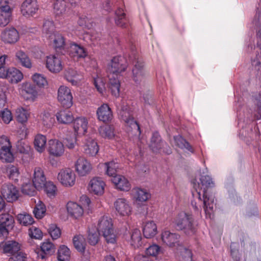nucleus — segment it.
<instances>
[{
    "label": "nucleus",
    "instance_id": "obj_23",
    "mask_svg": "<svg viewBox=\"0 0 261 261\" xmlns=\"http://www.w3.org/2000/svg\"><path fill=\"white\" fill-rule=\"evenodd\" d=\"M1 192L8 202H13L16 201L19 196L18 190L11 184L4 185Z\"/></svg>",
    "mask_w": 261,
    "mask_h": 261
},
{
    "label": "nucleus",
    "instance_id": "obj_51",
    "mask_svg": "<svg viewBox=\"0 0 261 261\" xmlns=\"http://www.w3.org/2000/svg\"><path fill=\"white\" fill-rule=\"evenodd\" d=\"M162 252V248L156 244H152L146 248L145 254L149 256L156 257Z\"/></svg>",
    "mask_w": 261,
    "mask_h": 261
},
{
    "label": "nucleus",
    "instance_id": "obj_54",
    "mask_svg": "<svg viewBox=\"0 0 261 261\" xmlns=\"http://www.w3.org/2000/svg\"><path fill=\"white\" fill-rule=\"evenodd\" d=\"M55 27L54 23L51 20H46L43 25V33L45 34V37L50 35L55 34L57 32L55 31Z\"/></svg>",
    "mask_w": 261,
    "mask_h": 261
},
{
    "label": "nucleus",
    "instance_id": "obj_8",
    "mask_svg": "<svg viewBox=\"0 0 261 261\" xmlns=\"http://www.w3.org/2000/svg\"><path fill=\"white\" fill-rule=\"evenodd\" d=\"M117 214L121 217H128L132 215L133 208L129 202L125 198H119L114 203Z\"/></svg>",
    "mask_w": 261,
    "mask_h": 261
},
{
    "label": "nucleus",
    "instance_id": "obj_13",
    "mask_svg": "<svg viewBox=\"0 0 261 261\" xmlns=\"http://www.w3.org/2000/svg\"><path fill=\"white\" fill-rule=\"evenodd\" d=\"M180 236L176 233H173L169 230H164L161 233L163 243L170 248H175L181 246Z\"/></svg>",
    "mask_w": 261,
    "mask_h": 261
},
{
    "label": "nucleus",
    "instance_id": "obj_39",
    "mask_svg": "<svg viewBox=\"0 0 261 261\" xmlns=\"http://www.w3.org/2000/svg\"><path fill=\"white\" fill-rule=\"evenodd\" d=\"M115 24L121 28H126L127 25L128 20L123 9L118 8L115 12Z\"/></svg>",
    "mask_w": 261,
    "mask_h": 261
},
{
    "label": "nucleus",
    "instance_id": "obj_63",
    "mask_svg": "<svg viewBox=\"0 0 261 261\" xmlns=\"http://www.w3.org/2000/svg\"><path fill=\"white\" fill-rule=\"evenodd\" d=\"M29 234L31 238L35 239H41L43 237L42 231L39 228L32 226L29 230Z\"/></svg>",
    "mask_w": 261,
    "mask_h": 261
},
{
    "label": "nucleus",
    "instance_id": "obj_2",
    "mask_svg": "<svg viewBox=\"0 0 261 261\" xmlns=\"http://www.w3.org/2000/svg\"><path fill=\"white\" fill-rule=\"evenodd\" d=\"M193 184L195 190V192H192L193 197L197 198L198 203L203 201L206 217L211 218L214 212V203L213 201L209 202L210 198L207 196L206 189L213 186L212 179L208 175L202 176L200 183L196 184L193 181Z\"/></svg>",
    "mask_w": 261,
    "mask_h": 261
},
{
    "label": "nucleus",
    "instance_id": "obj_31",
    "mask_svg": "<svg viewBox=\"0 0 261 261\" xmlns=\"http://www.w3.org/2000/svg\"><path fill=\"white\" fill-rule=\"evenodd\" d=\"M88 121L85 117H79L73 122V129L77 135H84L88 128Z\"/></svg>",
    "mask_w": 261,
    "mask_h": 261
},
{
    "label": "nucleus",
    "instance_id": "obj_49",
    "mask_svg": "<svg viewBox=\"0 0 261 261\" xmlns=\"http://www.w3.org/2000/svg\"><path fill=\"white\" fill-rule=\"evenodd\" d=\"M174 140L175 145L178 147L182 149L185 148L191 152L193 151L192 146L181 136H175Z\"/></svg>",
    "mask_w": 261,
    "mask_h": 261
},
{
    "label": "nucleus",
    "instance_id": "obj_9",
    "mask_svg": "<svg viewBox=\"0 0 261 261\" xmlns=\"http://www.w3.org/2000/svg\"><path fill=\"white\" fill-rule=\"evenodd\" d=\"M74 170L79 177H85L89 175L92 170L91 163L84 157H80L74 162Z\"/></svg>",
    "mask_w": 261,
    "mask_h": 261
},
{
    "label": "nucleus",
    "instance_id": "obj_53",
    "mask_svg": "<svg viewBox=\"0 0 261 261\" xmlns=\"http://www.w3.org/2000/svg\"><path fill=\"white\" fill-rule=\"evenodd\" d=\"M102 236L107 244H115L117 243V235L114 228L105 232Z\"/></svg>",
    "mask_w": 261,
    "mask_h": 261
},
{
    "label": "nucleus",
    "instance_id": "obj_16",
    "mask_svg": "<svg viewBox=\"0 0 261 261\" xmlns=\"http://www.w3.org/2000/svg\"><path fill=\"white\" fill-rule=\"evenodd\" d=\"M64 151V146L61 141L56 139L48 140L47 151L50 155L60 157L63 155Z\"/></svg>",
    "mask_w": 261,
    "mask_h": 261
},
{
    "label": "nucleus",
    "instance_id": "obj_56",
    "mask_svg": "<svg viewBox=\"0 0 261 261\" xmlns=\"http://www.w3.org/2000/svg\"><path fill=\"white\" fill-rule=\"evenodd\" d=\"M41 120L42 124L47 128L52 127L55 122L54 117L48 113H44L42 115Z\"/></svg>",
    "mask_w": 261,
    "mask_h": 261
},
{
    "label": "nucleus",
    "instance_id": "obj_17",
    "mask_svg": "<svg viewBox=\"0 0 261 261\" xmlns=\"http://www.w3.org/2000/svg\"><path fill=\"white\" fill-rule=\"evenodd\" d=\"M54 12L55 18L60 21L69 15V9L65 0H57L54 4Z\"/></svg>",
    "mask_w": 261,
    "mask_h": 261
},
{
    "label": "nucleus",
    "instance_id": "obj_43",
    "mask_svg": "<svg viewBox=\"0 0 261 261\" xmlns=\"http://www.w3.org/2000/svg\"><path fill=\"white\" fill-rule=\"evenodd\" d=\"M71 252L65 245H61L58 251L57 258L59 261H70Z\"/></svg>",
    "mask_w": 261,
    "mask_h": 261
},
{
    "label": "nucleus",
    "instance_id": "obj_60",
    "mask_svg": "<svg viewBox=\"0 0 261 261\" xmlns=\"http://www.w3.org/2000/svg\"><path fill=\"white\" fill-rule=\"evenodd\" d=\"M0 117L5 124H9L13 119L11 111L7 108L0 112Z\"/></svg>",
    "mask_w": 261,
    "mask_h": 261
},
{
    "label": "nucleus",
    "instance_id": "obj_25",
    "mask_svg": "<svg viewBox=\"0 0 261 261\" xmlns=\"http://www.w3.org/2000/svg\"><path fill=\"white\" fill-rule=\"evenodd\" d=\"M96 115L98 119L103 122H110L113 118L111 109L107 103H103L97 109Z\"/></svg>",
    "mask_w": 261,
    "mask_h": 261
},
{
    "label": "nucleus",
    "instance_id": "obj_48",
    "mask_svg": "<svg viewBox=\"0 0 261 261\" xmlns=\"http://www.w3.org/2000/svg\"><path fill=\"white\" fill-rule=\"evenodd\" d=\"M32 79L39 88H44L48 85L46 78L43 74L36 73L32 75Z\"/></svg>",
    "mask_w": 261,
    "mask_h": 261
},
{
    "label": "nucleus",
    "instance_id": "obj_29",
    "mask_svg": "<svg viewBox=\"0 0 261 261\" xmlns=\"http://www.w3.org/2000/svg\"><path fill=\"white\" fill-rule=\"evenodd\" d=\"M132 195L133 199L138 204L147 201L151 197L150 194L146 190L139 188H134Z\"/></svg>",
    "mask_w": 261,
    "mask_h": 261
},
{
    "label": "nucleus",
    "instance_id": "obj_55",
    "mask_svg": "<svg viewBox=\"0 0 261 261\" xmlns=\"http://www.w3.org/2000/svg\"><path fill=\"white\" fill-rule=\"evenodd\" d=\"M87 240L90 245H95L99 241V233L94 228L90 229L88 231Z\"/></svg>",
    "mask_w": 261,
    "mask_h": 261
},
{
    "label": "nucleus",
    "instance_id": "obj_59",
    "mask_svg": "<svg viewBox=\"0 0 261 261\" xmlns=\"http://www.w3.org/2000/svg\"><path fill=\"white\" fill-rule=\"evenodd\" d=\"M7 172L10 179L17 180L19 175L18 168L14 166L10 165L7 168Z\"/></svg>",
    "mask_w": 261,
    "mask_h": 261
},
{
    "label": "nucleus",
    "instance_id": "obj_3",
    "mask_svg": "<svg viewBox=\"0 0 261 261\" xmlns=\"http://www.w3.org/2000/svg\"><path fill=\"white\" fill-rule=\"evenodd\" d=\"M174 223L179 230H184L189 234H193L195 232L194 218L193 215L190 213L180 212L175 217Z\"/></svg>",
    "mask_w": 261,
    "mask_h": 261
},
{
    "label": "nucleus",
    "instance_id": "obj_50",
    "mask_svg": "<svg viewBox=\"0 0 261 261\" xmlns=\"http://www.w3.org/2000/svg\"><path fill=\"white\" fill-rule=\"evenodd\" d=\"M104 165L106 168V173L108 175L113 177V176L117 175V169L118 168L117 163L112 161L105 163Z\"/></svg>",
    "mask_w": 261,
    "mask_h": 261
},
{
    "label": "nucleus",
    "instance_id": "obj_64",
    "mask_svg": "<svg viewBox=\"0 0 261 261\" xmlns=\"http://www.w3.org/2000/svg\"><path fill=\"white\" fill-rule=\"evenodd\" d=\"M27 254L20 250L14 256L10 257L8 261H27Z\"/></svg>",
    "mask_w": 261,
    "mask_h": 261
},
{
    "label": "nucleus",
    "instance_id": "obj_28",
    "mask_svg": "<svg viewBox=\"0 0 261 261\" xmlns=\"http://www.w3.org/2000/svg\"><path fill=\"white\" fill-rule=\"evenodd\" d=\"M15 116L19 123L25 125L30 118L31 112L29 109L20 106L15 109Z\"/></svg>",
    "mask_w": 261,
    "mask_h": 261
},
{
    "label": "nucleus",
    "instance_id": "obj_6",
    "mask_svg": "<svg viewBox=\"0 0 261 261\" xmlns=\"http://www.w3.org/2000/svg\"><path fill=\"white\" fill-rule=\"evenodd\" d=\"M57 99L63 107L69 109L73 105V96L70 89L65 86H61L58 90Z\"/></svg>",
    "mask_w": 261,
    "mask_h": 261
},
{
    "label": "nucleus",
    "instance_id": "obj_52",
    "mask_svg": "<svg viewBox=\"0 0 261 261\" xmlns=\"http://www.w3.org/2000/svg\"><path fill=\"white\" fill-rule=\"evenodd\" d=\"M73 243L75 248L79 251L84 252L85 250L84 238L82 235H77L73 239Z\"/></svg>",
    "mask_w": 261,
    "mask_h": 261
},
{
    "label": "nucleus",
    "instance_id": "obj_1",
    "mask_svg": "<svg viewBox=\"0 0 261 261\" xmlns=\"http://www.w3.org/2000/svg\"><path fill=\"white\" fill-rule=\"evenodd\" d=\"M127 66L126 59L121 56L113 58L108 66L109 86L112 94L118 97L120 93V84L118 75L124 72Z\"/></svg>",
    "mask_w": 261,
    "mask_h": 261
},
{
    "label": "nucleus",
    "instance_id": "obj_20",
    "mask_svg": "<svg viewBox=\"0 0 261 261\" xmlns=\"http://www.w3.org/2000/svg\"><path fill=\"white\" fill-rule=\"evenodd\" d=\"M46 181V179L43 169L39 167H35L32 176V182L34 187L38 191L41 190Z\"/></svg>",
    "mask_w": 261,
    "mask_h": 261
},
{
    "label": "nucleus",
    "instance_id": "obj_4",
    "mask_svg": "<svg viewBox=\"0 0 261 261\" xmlns=\"http://www.w3.org/2000/svg\"><path fill=\"white\" fill-rule=\"evenodd\" d=\"M14 7L13 0H0V27H6L10 22Z\"/></svg>",
    "mask_w": 261,
    "mask_h": 261
},
{
    "label": "nucleus",
    "instance_id": "obj_27",
    "mask_svg": "<svg viewBox=\"0 0 261 261\" xmlns=\"http://www.w3.org/2000/svg\"><path fill=\"white\" fill-rule=\"evenodd\" d=\"M111 180L117 189L123 191H128L131 188V185L128 179L121 175H116L112 178Z\"/></svg>",
    "mask_w": 261,
    "mask_h": 261
},
{
    "label": "nucleus",
    "instance_id": "obj_33",
    "mask_svg": "<svg viewBox=\"0 0 261 261\" xmlns=\"http://www.w3.org/2000/svg\"><path fill=\"white\" fill-rule=\"evenodd\" d=\"M56 116L58 122L61 124H68L74 120L72 112L68 109L60 110Z\"/></svg>",
    "mask_w": 261,
    "mask_h": 261
},
{
    "label": "nucleus",
    "instance_id": "obj_14",
    "mask_svg": "<svg viewBox=\"0 0 261 261\" xmlns=\"http://www.w3.org/2000/svg\"><path fill=\"white\" fill-rule=\"evenodd\" d=\"M13 217L8 213L2 214L0 215V237L7 236L9 231L14 225Z\"/></svg>",
    "mask_w": 261,
    "mask_h": 261
},
{
    "label": "nucleus",
    "instance_id": "obj_41",
    "mask_svg": "<svg viewBox=\"0 0 261 261\" xmlns=\"http://www.w3.org/2000/svg\"><path fill=\"white\" fill-rule=\"evenodd\" d=\"M142 236L140 230L138 229H133L130 233V245L135 248H139L142 244Z\"/></svg>",
    "mask_w": 261,
    "mask_h": 261
},
{
    "label": "nucleus",
    "instance_id": "obj_34",
    "mask_svg": "<svg viewBox=\"0 0 261 261\" xmlns=\"http://www.w3.org/2000/svg\"><path fill=\"white\" fill-rule=\"evenodd\" d=\"M47 39L52 44L53 47L57 50L64 47L65 41L64 37L60 34L56 33L47 36Z\"/></svg>",
    "mask_w": 261,
    "mask_h": 261
},
{
    "label": "nucleus",
    "instance_id": "obj_30",
    "mask_svg": "<svg viewBox=\"0 0 261 261\" xmlns=\"http://www.w3.org/2000/svg\"><path fill=\"white\" fill-rule=\"evenodd\" d=\"M112 219L107 216L101 217L98 221L97 230L101 234L113 229Z\"/></svg>",
    "mask_w": 261,
    "mask_h": 261
},
{
    "label": "nucleus",
    "instance_id": "obj_18",
    "mask_svg": "<svg viewBox=\"0 0 261 261\" xmlns=\"http://www.w3.org/2000/svg\"><path fill=\"white\" fill-rule=\"evenodd\" d=\"M38 9L39 6L36 0H25L20 7L21 13L25 17L33 16Z\"/></svg>",
    "mask_w": 261,
    "mask_h": 261
},
{
    "label": "nucleus",
    "instance_id": "obj_62",
    "mask_svg": "<svg viewBox=\"0 0 261 261\" xmlns=\"http://www.w3.org/2000/svg\"><path fill=\"white\" fill-rule=\"evenodd\" d=\"M78 24L82 27L90 29L93 27V21L86 16H81L77 21Z\"/></svg>",
    "mask_w": 261,
    "mask_h": 261
},
{
    "label": "nucleus",
    "instance_id": "obj_21",
    "mask_svg": "<svg viewBox=\"0 0 261 261\" xmlns=\"http://www.w3.org/2000/svg\"><path fill=\"white\" fill-rule=\"evenodd\" d=\"M56 250L55 246L50 241H46L43 242L40 246V250L37 248L35 250L38 259H44L47 255H51Z\"/></svg>",
    "mask_w": 261,
    "mask_h": 261
},
{
    "label": "nucleus",
    "instance_id": "obj_10",
    "mask_svg": "<svg viewBox=\"0 0 261 261\" xmlns=\"http://www.w3.org/2000/svg\"><path fill=\"white\" fill-rule=\"evenodd\" d=\"M0 38L4 44H14L19 40V33L14 27L6 28L1 32Z\"/></svg>",
    "mask_w": 261,
    "mask_h": 261
},
{
    "label": "nucleus",
    "instance_id": "obj_19",
    "mask_svg": "<svg viewBox=\"0 0 261 261\" xmlns=\"http://www.w3.org/2000/svg\"><path fill=\"white\" fill-rule=\"evenodd\" d=\"M20 92L27 100L34 101L38 97L35 87L29 82H24L21 85Z\"/></svg>",
    "mask_w": 261,
    "mask_h": 261
},
{
    "label": "nucleus",
    "instance_id": "obj_22",
    "mask_svg": "<svg viewBox=\"0 0 261 261\" xmlns=\"http://www.w3.org/2000/svg\"><path fill=\"white\" fill-rule=\"evenodd\" d=\"M121 120L123 121L126 125L131 127L132 129H136L139 134L141 130L138 123L134 120L132 112L130 110H122L120 112Z\"/></svg>",
    "mask_w": 261,
    "mask_h": 261
},
{
    "label": "nucleus",
    "instance_id": "obj_61",
    "mask_svg": "<svg viewBox=\"0 0 261 261\" xmlns=\"http://www.w3.org/2000/svg\"><path fill=\"white\" fill-rule=\"evenodd\" d=\"M22 192L25 195L33 196L36 193V188L30 183L25 184L21 188Z\"/></svg>",
    "mask_w": 261,
    "mask_h": 261
},
{
    "label": "nucleus",
    "instance_id": "obj_32",
    "mask_svg": "<svg viewBox=\"0 0 261 261\" xmlns=\"http://www.w3.org/2000/svg\"><path fill=\"white\" fill-rule=\"evenodd\" d=\"M8 75L6 80L11 84H17L23 79L22 72L15 67H10L8 68Z\"/></svg>",
    "mask_w": 261,
    "mask_h": 261
},
{
    "label": "nucleus",
    "instance_id": "obj_58",
    "mask_svg": "<svg viewBox=\"0 0 261 261\" xmlns=\"http://www.w3.org/2000/svg\"><path fill=\"white\" fill-rule=\"evenodd\" d=\"M48 232L53 240L58 239L61 235V229L54 224H51L49 226Z\"/></svg>",
    "mask_w": 261,
    "mask_h": 261
},
{
    "label": "nucleus",
    "instance_id": "obj_26",
    "mask_svg": "<svg viewBox=\"0 0 261 261\" xmlns=\"http://www.w3.org/2000/svg\"><path fill=\"white\" fill-rule=\"evenodd\" d=\"M66 209L68 215L72 219H79L83 216L84 210L76 202L69 201L66 204Z\"/></svg>",
    "mask_w": 261,
    "mask_h": 261
},
{
    "label": "nucleus",
    "instance_id": "obj_44",
    "mask_svg": "<svg viewBox=\"0 0 261 261\" xmlns=\"http://www.w3.org/2000/svg\"><path fill=\"white\" fill-rule=\"evenodd\" d=\"M43 189L45 193L49 198H54L57 194V187L51 181H46L43 186Z\"/></svg>",
    "mask_w": 261,
    "mask_h": 261
},
{
    "label": "nucleus",
    "instance_id": "obj_37",
    "mask_svg": "<svg viewBox=\"0 0 261 261\" xmlns=\"http://www.w3.org/2000/svg\"><path fill=\"white\" fill-rule=\"evenodd\" d=\"M47 139L45 135L37 134L34 140L35 149L39 153L43 152L46 148Z\"/></svg>",
    "mask_w": 261,
    "mask_h": 261
},
{
    "label": "nucleus",
    "instance_id": "obj_46",
    "mask_svg": "<svg viewBox=\"0 0 261 261\" xmlns=\"http://www.w3.org/2000/svg\"><path fill=\"white\" fill-rule=\"evenodd\" d=\"M100 135L103 138L112 139L114 136V129L110 125L101 126L98 129Z\"/></svg>",
    "mask_w": 261,
    "mask_h": 261
},
{
    "label": "nucleus",
    "instance_id": "obj_35",
    "mask_svg": "<svg viewBox=\"0 0 261 261\" xmlns=\"http://www.w3.org/2000/svg\"><path fill=\"white\" fill-rule=\"evenodd\" d=\"M143 232L146 238H153L158 233L156 224L153 221H148L145 222L143 225Z\"/></svg>",
    "mask_w": 261,
    "mask_h": 261
},
{
    "label": "nucleus",
    "instance_id": "obj_5",
    "mask_svg": "<svg viewBox=\"0 0 261 261\" xmlns=\"http://www.w3.org/2000/svg\"><path fill=\"white\" fill-rule=\"evenodd\" d=\"M76 176L73 171L69 168L62 169L57 175V179L64 187L70 188L74 186Z\"/></svg>",
    "mask_w": 261,
    "mask_h": 261
},
{
    "label": "nucleus",
    "instance_id": "obj_57",
    "mask_svg": "<svg viewBox=\"0 0 261 261\" xmlns=\"http://www.w3.org/2000/svg\"><path fill=\"white\" fill-rule=\"evenodd\" d=\"M18 221L20 224L27 226L34 222V219L31 215L28 214H20L17 216Z\"/></svg>",
    "mask_w": 261,
    "mask_h": 261
},
{
    "label": "nucleus",
    "instance_id": "obj_12",
    "mask_svg": "<svg viewBox=\"0 0 261 261\" xmlns=\"http://www.w3.org/2000/svg\"><path fill=\"white\" fill-rule=\"evenodd\" d=\"M105 186V182L101 178L94 177L90 180L87 189L92 194L101 196L104 193Z\"/></svg>",
    "mask_w": 261,
    "mask_h": 261
},
{
    "label": "nucleus",
    "instance_id": "obj_15",
    "mask_svg": "<svg viewBox=\"0 0 261 261\" xmlns=\"http://www.w3.org/2000/svg\"><path fill=\"white\" fill-rule=\"evenodd\" d=\"M84 152L89 156H95L99 151V146L93 138L85 137L82 145Z\"/></svg>",
    "mask_w": 261,
    "mask_h": 261
},
{
    "label": "nucleus",
    "instance_id": "obj_42",
    "mask_svg": "<svg viewBox=\"0 0 261 261\" xmlns=\"http://www.w3.org/2000/svg\"><path fill=\"white\" fill-rule=\"evenodd\" d=\"M162 142L161 136L158 132H154L152 134L150 144V147L154 152H158L161 149Z\"/></svg>",
    "mask_w": 261,
    "mask_h": 261
},
{
    "label": "nucleus",
    "instance_id": "obj_47",
    "mask_svg": "<svg viewBox=\"0 0 261 261\" xmlns=\"http://www.w3.org/2000/svg\"><path fill=\"white\" fill-rule=\"evenodd\" d=\"M11 147L0 149V159L3 162L11 163L14 160V155L11 151Z\"/></svg>",
    "mask_w": 261,
    "mask_h": 261
},
{
    "label": "nucleus",
    "instance_id": "obj_11",
    "mask_svg": "<svg viewBox=\"0 0 261 261\" xmlns=\"http://www.w3.org/2000/svg\"><path fill=\"white\" fill-rule=\"evenodd\" d=\"M21 248V244L15 240H8L0 243V252L8 256H13Z\"/></svg>",
    "mask_w": 261,
    "mask_h": 261
},
{
    "label": "nucleus",
    "instance_id": "obj_7",
    "mask_svg": "<svg viewBox=\"0 0 261 261\" xmlns=\"http://www.w3.org/2000/svg\"><path fill=\"white\" fill-rule=\"evenodd\" d=\"M45 67L51 73H58L63 70L64 65L60 57L51 54L45 57Z\"/></svg>",
    "mask_w": 261,
    "mask_h": 261
},
{
    "label": "nucleus",
    "instance_id": "obj_40",
    "mask_svg": "<svg viewBox=\"0 0 261 261\" xmlns=\"http://www.w3.org/2000/svg\"><path fill=\"white\" fill-rule=\"evenodd\" d=\"M143 63L140 61H137L132 72L133 74V79L136 83L141 81L143 79Z\"/></svg>",
    "mask_w": 261,
    "mask_h": 261
},
{
    "label": "nucleus",
    "instance_id": "obj_38",
    "mask_svg": "<svg viewBox=\"0 0 261 261\" xmlns=\"http://www.w3.org/2000/svg\"><path fill=\"white\" fill-rule=\"evenodd\" d=\"M79 76L77 72L72 68H68L64 72L65 78L72 85H77L80 83L81 79Z\"/></svg>",
    "mask_w": 261,
    "mask_h": 261
},
{
    "label": "nucleus",
    "instance_id": "obj_24",
    "mask_svg": "<svg viewBox=\"0 0 261 261\" xmlns=\"http://www.w3.org/2000/svg\"><path fill=\"white\" fill-rule=\"evenodd\" d=\"M69 54L74 60L85 58L88 56L87 50L83 46L75 43H71L69 48Z\"/></svg>",
    "mask_w": 261,
    "mask_h": 261
},
{
    "label": "nucleus",
    "instance_id": "obj_36",
    "mask_svg": "<svg viewBox=\"0 0 261 261\" xmlns=\"http://www.w3.org/2000/svg\"><path fill=\"white\" fill-rule=\"evenodd\" d=\"M16 60L20 65L27 68L30 69L32 67V63L28 55L22 50H19L15 53Z\"/></svg>",
    "mask_w": 261,
    "mask_h": 261
},
{
    "label": "nucleus",
    "instance_id": "obj_45",
    "mask_svg": "<svg viewBox=\"0 0 261 261\" xmlns=\"http://www.w3.org/2000/svg\"><path fill=\"white\" fill-rule=\"evenodd\" d=\"M46 211L45 204L39 200L34 207L33 213L37 219H40L45 216Z\"/></svg>",
    "mask_w": 261,
    "mask_h": 261
}]
</instances>
